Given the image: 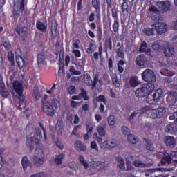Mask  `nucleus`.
I'll return each instance as SVG.
<instances>
[{
	"mask_svg": "<svg viewBox=\"0 0 177 177\" xmlns=\"http://www.w3.org/2000/svg\"><path fill=\"white\" fill-rule=\"evenodd\" d=\"M154 88H156L154 84L147 83L136 89L135 95L136 97H139L140 99L146 97V102L148 104H156L162 97L164 91L162 88H158L154 91Z\"/></svg>",
	"mask_w": 177,
	"mask_h": 177,
	"instance_id": "nucleus-1",
	"label": "nucleus"
},
{
	"mask_svg": "<svg viewBox=\"0 0 177 177\" xmlns=\"http://www.w3.org/2000/svg\"><path fill=\"white\" fill-rule=\"evenodd\" d=\"M41 139H42V132L39 127L33 129L30 135H28L26 138V146L29 148V150H34L35 146H36V150L41 149Z\"/></svg>",
	"mask_w": 177,
	"mask_h": 177,
	"instance_id": "nucleus-2",
	"label": "nucleus"
},
{
	"mask_svg": "<svg viewBox=\"0 0 177 177\" xmlns=\"http://www.w3.org/2000/svg\"><path fill=\"white\" fill-rule=\"evenodd\" d=\"M141 113L145 114L148 118L156 120L157 118H162L167 113L165 107H159L157 109H151L149 106H146L141 109Z\"/></svg>",
	"mask_w": 177,
	"mask_h": 177,
	"instance_id": "nucleus-3",
	"label": "nucleus"
},
{
	"mask_svg": "<svg viewBox=\"0 0 177 177\" xmlns=\"http://www.w3.org/2000/svg\"><path fill=\"white\" fill-rule=\"evenodd\" d=\"M59 105L60 102L59 100L53 98L51 100L50 102H44L42 104V110L47 115L53 117L55 115V109H58Z\"/></svg>",
	"mask_w": 177,
	"mask_h": 177,
	"instance_id": "nucleus-4",
	"label": "nucleus"
},
{
	"mask_svg": "<svg viewBox=\"0 0 177 177\" xmlns=\"http://www.w3.org/2000/svg\"><path fill=\"white\" fill-rule=\"evenodd\" d=\"M12 88L16 93L18 95V99H19L21 101L19 103V106H23V104H24V100L26 99V97L24 96V95H23V84H21L20 82L15 80L13 82Z\"/></svg>",
	"mask_w": 177,
	"mask_h": 177,
	"instance_id": "nucleus-5",
	"label": "nucleus"
},
{
	"mask_svg": "<svg viewBox=\"0 0 177 177\" xmlns=\"http://www.w3.org/2000/svg\"><path fill=\"white\" fill-rule=\"evenodd\" d=\"M142 77L148 84H154L157 81V77H156L154 72L151 69L144 71L142 73Z\"/></svg>",
	"mask_w": 177,
	"mask_h": 177,
	"instance_id": "nucleus-6",
	"label": "nucleus"
},
{
	"mask_svg": "<svg viewBox=\"0 0 177 177\" xmlns=\"http://www.w3.org/2000/svg\"><path fill=\"white\" fill-rule=\"evenodd\" d=\"M156 6L159 8L161 12L165 13V12H169L171 10V2L169 1H158Z\"/></svg>",
	"mask_w": 177,
	"mask_h": 177,
	"instance_id": "nucleus-7",
	"label": "nucleus"
},
{
	"mask_svg": "<svg viewBox=\"0 0 177 177\" xmlns=\"http://www.w3.org/2000/svg\"><path fill=\"white\" fill-rule=\"evenodd\" d=\"M26 2V0H21L19 6H15L14 7V10L12 12L13 17L15 18L19 17V16H20V13H23V12H24V3Z\"/></svg>",
	"mask_w": 177,
	"mask_h": 177,
	"instance_id": "nucleus-8",
	"label": "nucleus"
},
{
	"mask_svg": "<svg viewBox=\"0 0 177 177\" xmlns=\"http://www.w3.org/2000/svg\"><path fill=\"white\" fill-rule=\"evenodd\" d=\"M155 29L158 35H162V34H165L168 30V25L165 22H159L155 25Z\"/></svg>",
	"mask_w": 177,
	"mask_h": 177,
	"instance_id": "nucleus-9",
	"label": "nucleus"
},
{
	"mask_svg": "<svg viewBox=\"0 0 177 177\" xmlns=\"http://www.w3.org/2000/svg\"><path fill=\"white\" fill-rule=\"evenodd\" d=\"M136 64L138 66V67L145 68L147 64V57H146L145 55H138L136 59Z\"/></svg>",
	"mask_w": 177,
	"mask_h": 177,
	"instance_id": "nucleus-10",
	"label": "nucleus"
},
{
	"mask_svg": "<svg viewBox=\"0 0 177 177\" xmlns=\"http://www.w3.org/2000/svg\"><path fill=\"white\" fill-rule=\"evenodd\" d=\"M104 149H114L118 146V142L115 139L108 140L102 143Z\"/></svg>",
	"mask_w": 177,
	"mask_h": 177,
	"instance_id": "nucleus-11",
	"label": "nucleus"
},
{
	"mask_svg": "<svg viewBox=\"0 0 177 177\" xmlns=\"http://www.w3.org/2000/svg\"><path fill=\"white\" fill-rule=\"evenodd\" d=\"M165 132L167 133H171V135H177V124H167L165 128Z\"/></svg>",
	"mask_w": 177,
	"mask_h": 177,
	"instance_id": "nucleus-12",
	"label": "nucleus"
},
{
	"mask_svg": "<svg viewBox=\"0 0 177 177\" xmlns=\"http://www.w3.org/2000/svg\"><path fill=\"white\" fill-rule=\"evenodd\" d=\"M17 64L19 68L21 70L22 68H26L27 67V64H28L27 58H23L21 57L16 58Z\"/></svg>",
	"mask_w": 177,
	"mask_h": 177,
	"instance_id": "nucleus-13",
	"label": "nucleus"
},
{
	"mask_svg": "<svg viewBox=\"0 0 177 177\" xmlns=\"http://www.w3.org/2000/svg\"><path fill=\"white\" fill-rule=\"evenodd\" d=\"M91 5L97 13V19H100V0H92Z\"/></svg>",
	"mask_w": 177,
	"mask_h": 177,
	"instance_id": "nucleus-14",
	"label": "nucleus"
},
{
	"mask_svg": "<svg viewBox=\"0 0 177 177\" xmlns=\"http://www.w3.org/2000/svg\"><path fill=\"white\" fill-rule=\"evenodd\" d=\"M139 52H140V53H145V52L148 56L153 57L151 56V49L147 48V43L145 41L140 44Z\"/></svg>",
	"mask_w": 177,
	"mask_h": 177,
	"instance_id": "nucleus-15",
	"label": "nucleus"
},
{
	"mask_svg": "<svg viewBox=\"0 0 177 177\" xmlns=\"http://www.w3.org/2000/svg\"><path fill=\"white\" fill-rule=\"evenodd\" d=\"M166 101L169 104H175L177 102V93L171 91L166 97Z\"/></svg>",
	"mask_w": 177,
	"mask_h": 177,
	"instance_id": "nucleus-16",
	"label": "nucleus"
},
{
	"mask_svg": "<svg viewBox=\"0 0 177 177\" xmlns=\"http://www.w3.org/2000/svg\"><path fill=\"white\" fill-rule=\"evenodd\" d=\"M133 165L136 167L137 168H149L153 165L151 163H143L140 160H134L133 162Z\"/></svg>",
	"mask_w": 177,
	"mask_h": 177,
	"instance_id": "nucleus-17",
	"label": "nucleus"
},
{
	"mask_svg": "<svg viewBox=\"0 0 177 177\" xmlns=\"http://www.w3.org/2000/svg\"><path fill=\"white\" fill-rule=\"evenodd\" d=\"M74 148L77 151H85L86 150V146L82 144V141L77 140L75 142Z\"/></svg>",
	"mask_w": 177,
	"mask_h": 177,
	"instance_id": "nucleus-18",
	"label": "nucleus"
},
{
	"mask_svg": "<svg viewBox=\"0 0 177 177\" xmlns=\"http://www.w3.org/2000/svg\"><path fill=\"white\" fill-rule=\"evenodd\" d=\"M165 143L166 146H169L170 147H175L176 145V141L175 140V137L168 136L165 140Z\"/></svg>",
	"mask_w": 177,
	"mask_h": 177,
	"instance_id": "nucleus-19",
	"label": "nucleus"
},
{
	"mask_svg": "<svg viewBox=\"0 0 177 177\" xmlns=\"http://www.w3.org/2000/svg\"><path fill=\"white\" fill-rule=\"evenodd\" d=\"M36 27L39 31H41V32L43 33L46 32V30H48V24H45L41 21H37Z\"/></svg>",
	"mask_w": 177,
	"mask_h": 177,
	"instance_id": "nucleus-20",
	"label": "nucleus"
},
{
	"mask_svg": "<svg viewBox=\"0 0 177 177\" xmlns=\"http://www.w3.org/2000/svg\"><path fill=\"white\" fill-rule=\"evenodd\" d=\"M15 31L20 37H24V35H27V27H20L19 25H17L15 28Z\"/></svg>",
	"mask_w": 177,
	"mask_h": 177,
	"instance_id": "nucleus-21",
	"label": "nucleus"
},
{
	"mask_svg": "<svg viewBox=\"0 0 177 177\" xmlns=\"http://www.w3.org/2000/svg\"><path fill=\"white\" fill-rule=\"evenodd\" d=\"M163 53L166 57H172L175 56V48L174 47L165 48Z\"/></svg>",
	"mask_w": 177,
	"mask_h": 177,
	"instance_id": "nucleus-22",
	"label": "nucleus"
},
{
	"mask_svg": "<svg viewBox=\"0 0 177 177\" xmlns=\"http://www.w3.org/2000/svg\"><path fill=\"white\" fill-rule=\"evenodd\" d=\"M63 120H58L55 125V131L58 136H60L63 132Z\"/></svg>",
	"mask_w": 177,
	"mask_h": 177,
	"instance_id": "nucleus-23",
	"label": "nucleus"
},
{
	"mask_svg": "<svg viewBox=\"0 0 177 177\" xmlns=\"http://www.w3.org/2000/svg\"><path fill=\"white\" fill-rule=\"evenodd\" d=\"M63 120H58L55 125V131L58 136H60L63 132Z\"/></svg>",
	"mask_w": 177,
	"mask_h": 177,
	"instance_id": "nucleus-24",
	"label": "nucleus"
},
{
	"mask_svg": "<svg viewBox=\"0 0 177 177\" xmlns=\"http://www.w3.org/2000/svg\"><path fill=\"white\" fill-rule=\"evenodd\" d=\"M140 84L138 80V76H131L129 80V84L131 88H135V86H138Z\"/></svg>",
	"mask_w": 177,
	"mask_h": 177,
	"instance_id": "nucleus-25",
	"label": "nucleus"
},
{
	"mask_svg": "<svg viewBox=\"0 0 177 177\" xmlns=\"http://www.w3.org/2000/svg\"><path fill=\"white\" fill-rule=\"evenodd\" d=\"M33 160L34 164L36 167H39V165H42V164H44V156H34Z\"/></svg>",
	"mask_w": 177,
	"mask_h": 177,
	"instance_id": "nucleus-26",
	"label": "nucleus"
},
{
	"mask_svg": "<svg viewBox=\"0 0 177 177\" xmlns=\"http://www.w3.org/2000/svg\"><path fill=\"white\" fill-rule=\"evenodd\" d=\"M37 62L38 66H42L45 63V53H41L37 55Z\"/></svg>",
	"mask_w": 177,
	"mask_h": 177,
	"instance_id": "nucleus-27",
	"label": "nucleus"
},
{
	"mask_svg": "<svg viewBox=\"0 0 177 177\" xmlns=\"http://www.w3.org/2000/svg\"><path fill=\"white\" fill-rule=\"evenodd\" d=\"M122 1L123 2L121 4L120 8L122 13H124V12H128V10H129V5H128V3L129 2V1L128 0H122Z\"/></svg>",
	"mask_w": 177,
	"mask_h": 177,
	"instance_id": "nucleus-28",
	"label": "nucleus"
},
{
	"mask_svg": "<svg viewBox=\"0 0 177 177\" xmlns=\"http://www.w3.org/2000/svg\"><path fill=\"white\" fill-rule=\"evenodd\" d=\"M116 53L118 57H119L120 59H124L125 53H124V45H122L120 47L118 48Z\"/></svg>",
	"mask_w": 177,
	"mask_h": 177,
	"instance_id": "nucleus-29",
	"label": "nucleus"
},
{
	"mask_svg": "<svg viewBox=\"0 0 177 177\" xmlns=\"http://www.w3.org/2000/svg\"><path fill=\"white\" fill-rule=\"evenodd\" d=\"M143 34L147 37L154 35V28H145L142 30Z\"/></svg>",
	"mask_w": 177,
	"mask_h": 177,
	"instance_id": "nucleus-30",
	"label": "nucleus"
},
{
	"mask_svg": "<svg viewBox=\"0 0 177 177\" xmlns=\"http://www.w3.org/2000/svg\"><path fill=\"white\" fill-rule=\"evenodd\" d=\"M103 53V48L102 46H100L98 48V53L95 52L93 54V59H95V62H97L99 60V56L100 57H102V53Z\"/></svg>",
	"mask_w": 177,
	"mask_h": 177,
	"instance_id": "nucleus-31",
	"label": "nucleus"
},
{
	"mask_svg": "<svg viewBox=\"0 0 177 177\" xmlns=\"http://www.w3.org/2000/svg\"><path fill=\"white\" fill-rule=\"evenodd\" d=\"M107 122L110 127H113V125H115V122H117V119H115V116L111 115L108 116Z\"/></svg>",
	"mask_w": 177,
	"mask_h": 177,
	"instance_id": "nucleus-32",
	"label": "nucleus"
},
{
	"mask_svg": "<svg viewBox=\"0 0 177 177\" xmlns=\"http://www.w3.org/2000/svg\"><path fill=\"white\" fill-rule=\"evenodd\" d=\"M30 164L31 163L30 160H28V158H27V156H24L22 158V165L24 171L27 169L28 167H30Z\"/></svg>",
	"mask_w": 177,
	"mask_h": 177,
	"instance_id": "nucleus-33",
	"label": "nucleus"
},
{
	"mask_svg": "<svg viewBox=\"0 0 177 177\" xmlns=\"http://www.w3.org/2000/svg\"><path fill=\"white\" fill-rule=\"evenodd\" d=\"M113 30L115 34H117L120 30V19H114Z\"/></svg>",
	"mask_w": 177,
	"mask_h": 177,
	"instance_id": "nucleus-34",
	"label": "nucleus"
},
{
	"mask_svg": "<svg viewBox=\"0 0 177 177\" xmlns=\"http://www.w3.org/2000/svg\"><path fill=\"white\" fill-rule=\"evenodd\" d=\"M80 99L82 97L84 100H89V97H88V93L84 89H80V93H79Z\"/></svg>",
	"mask_w": 177,
	"mask_h": 177,
	"instance_id": "nucleus-35",
	"label": "nucleus"
},
{
	"mask_svg": "<svg viewBox=\"0 0 177 177\" xmlns=\"http://www.w3.org/2000/svg\"><path fill=\"white\" fill-rule=\"evenodd\" d=\"M172 158L170 156H165L161 160V164L165 165V164H171Z\"/></svg>",
	"mask_w": 177,
	"mask_h": 177,
	"instance_id": "nucleus-36",
	"label": "nucleus"
},
{
	"mask_svg": "<svg viewBox=\"0 0 177 177\" xmlns=\"http://www.w3.org/2000/svg\"><path fill=\"white\" fill-rule=\"evenodd\" d=\"M145 142L147 143L146 145L147 150H148L149 151H154V145L153 144V142H151V141H149L147 139L145 140Z\"/></svg>",
	"mask_w": 177,
	"mask_h": 177,
	"instance_id": "nucleus-37",
	"label": "nucleus"
},
{
	"mask_svg": "<svg viewBox=\"0 0 177 177\" xmlns=\"http://www.w3.org/2000/svg\"><path fill=\"white\" fill-rule=\"evenodd\" d=\"M105 47L106 48V49H109V50H111L113 49V40L111 39V37L106 39Z\"/></svg>",
	"mask_w": 177,
	"mask_h": 177,
	"instance_id": "nucleus-38",
	"label": "nucleus"
},
{
	"mask_svg": "<svg viewBox=\"0 0 177 177\" xmlns=\"http://www.w3.org/2000/svg\"><path fill=\"white\" fill-rule=\"evenodd\" d=\"M97 132L100 136H106V125L99 126L97 127Z\"/></svg>",
	"mask_w": 177,
	"mask_h": 177,
	"instance_id": "nucleus-39",
	"label": "nucleus"
},
{
	"mask_svg": "<svg viewBox=\"0 0 177 177\" xmlns=\"http://www.w3.org/2000/svg\"><path fill=\"white\" fill-rule=\"evenodd\" d=\"M127 140L130 143H132V145H136V143H138V138L135 137V136L132 134L127 136Z\"/></svg>",
	"mask_w": 177,
	"mask_h": 177,
	"instance_id": "nucleus-40",
	"label": "nucleus"
},
{
	"mask_svg": "<svg viewBox=\"0 0 177 177\" xmlns=\"http://www.w3.org/2000/svg\"><path fill=\"white\" fill-rule=\"evenodd\" d=\"M116 159L118 160V162H120L118 167L120 169H121V171H124V169H125V162H124V159H122L121 157H116Z\"/></svg>",
	"mask_w": 177,
	"mask_h": 177,
	"instance_id": "nucleus-41",
	"label": "nucleus"
},
{
	"mask_svg": "<svg viewBox=\"0 0 177 177\" xmlns=\"http://www.w3.org/2000/svg\"><path fill=\"white\" fill-rule=\"evenodd\" d=\"M69 72L71 75H81V71L75 70L74 66H71L69 67Z\"/></svg>",
	"mask_w": 177,
	"mask_h": 177,
	"instance_id": "nucleus-42",
	"label": "nucleus"
},
{
	"mask_svg": "<svg viewBox=\"0 0 177 177\" xmlns=\"http://www.w3.org/2000/svg\"><path fill=\"white\" fill-rule=\"evenodd\" d=\"M0 95L6 99H8L9 97V92L5 88V87L1 88L0 89Z\"/></svg>",
	"mask_w": 177,
	"mask_h": 177,
	"instance_id": "nucleus-43",
	"label": "nucleus"
},
{
	"mask_svg": "<svg viewBox=\"0 0 177 177\" xmlns=\"http://www.w3.org/2000/svg\"><path fill=\"white\" fill-rule=\"evenodd\" d=\"M152 48L153 50H157V52H161V50H162V46L160 45L158 43H153Z\"/></svg>",
	"mask_w": 177,
	"mask_h": 177,
	"instance_id": "nucleus-44",
	"label": "nucleus"
},
{
	"mask_svg": "<svg viewBox=\"0 0 177 177\" xmlns=\"http://www.w3.org/2000/svg\"><path fill=\"white\" fill-rule=\"evenodd\" d=\"M96 100L98 102H102L104 104H107V99L103 95H100L98 97H97Z\"/></svg>",
	"mask_w": 177,
	"mask_h": 177,
	"instance_id": "nucleus-45",
	"label": "nucleus"
},
{
	"mask_svg": "<svg viewBox=\"0 0 177 177\" xmlns=\"http://www.w3.org/2000/svg\"><path fill=\"white\" fill-rule=\"evenodd\" d=\"M80 127H81L80 125L75 126L73 128V130L72 131L71 135L76 136V138H80V133H78L77 131H78V128H80Z\"/></svg>",
	"mask_w": 177,
	"mask_h": 177,
	"instance_id": "nucleus-46",
	"label": "nucleus"
},
{
	"mask_svg": "<svg viewBox=\"0 0 177 177\" xmlns=\"http://www.w3.org/2000/svg\"><path fill=\"white\" fill-rule=\"evenodd\" d=\"M97 35L100 39H102V37H103V28H102V26H97Z\"/></svg>",
	"mask_w": 177,
	"mask_h": 177,
	"instance_id": "nucleus-47",
	"label": "nucleus"
},
{
	"mask_svg": "<svg viewBox=\"0 0 177 177\" xmlns=\"http://www.w3.org/2000/svg\"><path fill=\"white\" fill-rule=\"evenodd\" d=\"M3 46H4L6 50H10L12 48V44H10V42L9 40H6L3 42Z\"/></svg>",
	"mask_w": 177,
	"mask_h": 177,
	"instance_id": "nucleus-48",
	"label": "nucleus"
},
{
	"mask_svg": "<svg viewBox=\"0 0 177 177\" xmlns=\"http://www.w3.org/2000/svg\"><path fill=\"white\" fill-rule=\"evenodd\" d=\"M63 158L64 157L63 156H57L55 158V162L57 165H60L62 162H63Z\"/></svg>",
	"mask_w": 177,
	"mask_h": 177,
	"instance_id": "nucleus-49",
	"label": "nucleus"
},
{
	"mask_svg": "<svg viewBox=\"0 0 177 177\" xmlns=\"http://www.w3.org/2000/svg\"><path fill=\"white\" fill-rule=\"evenodd\" d=\"M8 61L10 62L11 66H15V54L12 53H8Z\"/></svg>",
	"mask_w": 177,
	"mask_h": 177,
	"instance_id": "nucleus-50",
	"label": "nucleus"
},
{
	"mask_svg": "<svg viewBox=\"0 0 177 177\" xmlns=\"http://www.w3.org/2000/svg\"><path fill=\"white\" fill-rule=\"evenodd\" d=\"M86 84L87 86H92V77H91V75H86Z\"/></svg>",
	"mask_w": 177,
	"mask_h": 177,
	"instance_id": "nucleus-51",
	"label": "nucleus"
},
{
	"mask_svg": "<svg viewBox=\"0 0 177 177\" xmlns=\"http://www.w3.org/2000/svg\"><path fill=\"white\" fill-rule=\"evenodd\" d=\"M80 162L84 165V168H88L89 167V165L88 164V162L85 160L84 158V156H80Z\"/></svg>",
	"mask_w": 177,
	"mask_h": 177,
	"instance_id": "nucleus-52",
	"label": "nucleus"
},
{
	"mask_svg": "<svg viewBox=\"0 0 177 177\" xmlns=\"http://www.w3.org/2000/svg\"><path fill=\"white\" fill-rule=\"evenodd\" d=\"M39 125L43 131L44 140H46V139H48V136H46V130L45 129V127L41 122H39Z\"/></svg>",
	"mask_w": 177,
	"mask_h": 177,
	"instance_id": "nucleus-53",
	"label": "nucleus"
},
{
	"mask_svg": "<svg viewBox=\"0 0 177 177\" xmlns=\"http://www.w3.org/2000/svg\"><path fill=\"white\" fill-rule=\"evenodd\" d=\"M111 12H112V17H113L114 20H119L118 12H117V10L115 8H112Z\"/></svg>",
	"mask_w": 177,
	"mask_h": 177,
	"instance_id": "nucleus-54",
	"label": "nucleus"
},
{
	"mask_svg": "<svg viewBox=\"0 0 177 177\" xmlns=\"http://www.w3.org/2000/svg\"><path fill=\"white\" fill-rule=\"evenodd\" d=\"M68 93H69V95H75V86H71L68 88Z\"/></svg>",
	"mask_w": 177,
	"mask_h": 177,
	"instance_id": "nucleus-55",
	"label": "nucleus"
},
{
	"mask_svg": "<svg viewBox=\"0 0 177 177\" xmlns=\"http://www.w3.org/2000/svg\"><path fill=\"white\" fill-rule=\"evenodd\" d=\"M140 113L138 111H134L133 112L131 115L129 117V121H132V120H133V118H135V117H136V115H140Z\"/></svg>",
	"mask_w": 177,
	"mask_h": 177,
	"instance_id": "nucleus-56",
	"label": "nucleus"
},
{
	"mask_svg": "<svg viewBox=\"0 0 177 177\" xmlns=\"http://www.w3.org/2000/svg\"><path fill=\"white\" fill-rule=\"evenodd\" d=\"M122 132L124 135H128L131 131L127 126H122Z\"/></svg>",
	"mask_w": 177,
	"mask_h": 177,
	"instance_id": "nucleus-57",
	"label": "nucleus"
},
{
	"mask_svg": "<svg viewBox=\"0 0 177 177\" xmlns=\"http://www.w3.org/2000/svg\"><path fill=\"white\" fill-rule=\"evenodd\" d=\"M97 82H99V76L95 75L94 77L93 81H92L91 86H93V88H95V86H96V85L97 84Z\"/></svg>",
	"mask_w": 177,
	"mask_h": 177,
	"instance_id": "nucleus-58",
	"label": "nucleus"
},
{
	"mask_svg": "<svg viewBox=\"0 0 177 177\" xmlns=\"http://www.w3.org/2000/svg\"><path fill=\"white\" fill-rule=\"evenodd\" d=\"M95 13L91 12L88 17V19H87L88 21H89L90 23L95 21Z\"/></svg>",
	"mask_w": 177,
	"mask_h": 177,
	"instance_id": "nucleus-59",
	"label": "nucleus"
},
{
	"mask_svg": "<svg viewBox=\"0 0 177 177\" xmlns=\"http://www.w3.org/2000/svg\"><path fill=\"white\" fill-rule=\"evenodd\" d=\"M91 149H94L97 151L99 150V147H97V144H96L95 141H93L91 142Z\"/></svg>",
	"mask_w": 177,
	"mask_h": 177,
	"instance_id": "nucleus-60",
	"label": "nucleus"
},
{
	"mask_svg": "<svg viewBox=\"0 0 177 177\" xmlns=\"http://www.w3.org/2000/svg\"><path fill=\"white\" fill-rule=\"evenodd\" d=\"M69 168H71V169H73V171H75L77 169V163L75 162H71L69 163Z\"/></svg>",
	"mask_w": 177,
	"mask_h": 177,
	"instance_id": "nucleus-61",
	"label": "nucleus"
},
{
	"mask_svg": "<svg viewBox=\"0 0 177 177\" xmlns=\"http://www.w3.org/2000/svg\"><path fill=\"white\" fill-rule=\"evenodd\" d=\"M81 104V102H77L76 101H71V106L73 107V109H75L76 107H78Z\"/></svg>",
	"mask_w": 177,
	"mask_h": 177,
	"instance_id": "nucleus-62",
	"label": "nucleus"
},
{
	"mask_svg": "<svg viewBox=\"0 0 177 177\" xmlns=\"http://www.w3.org/2000/svg\"><path fill=\"white\" fill-rule=\"evenodd\" d=\"M72 53H73L76 57H81V51L79 50H73Z\"/></svg>",
	"mask_w": 177,
	"mask_h": 177,
	"instance_id": "nucleus-63",
	"label": "nucleus"
},
{
	"mask_svg": "<svg viewBox=\"0 0 177 177\" xmlns=\"http://www.w3.org/2000/svg\"><path fill=\"white\" fill-rule=\"evenodd\" d=\"M154 172V169H149L145 171V176L149 177L150 176V174H153Z\"/></svg>",
	"mask_w": 177,
	"mask_h": 177,
	"instance_id": "nucleus-64",
	"label": "nucleus"
}]
</instances>
